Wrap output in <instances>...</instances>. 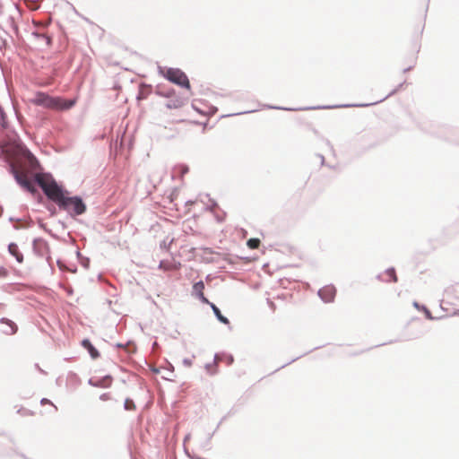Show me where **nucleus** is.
<instances>
[{"mask_svg": "<svg viewBox=\"0 0 459 459\" xmlns=\"http://www.w3.org/2000/svg\"><path fill=\"white\" fill-rule=\"evenodd\" d=\"M39 167L37 159L28 151L22 152V157L11 166L12 172L17 183L31 194L36 193L35 186L30 178V174L37 171Z\"/></svg>", "mask_w": 459, "mask_h": 459, "instance_id": "nucleus-1", "label": "nucleus"}, {"mask_svg": "<svg viewBox=\"0 0 459 459\" xmlns=\"http://www.w3.org/2000/svg\"><path fill=\"white\" fill-rule=\"evenodd\" d=\"M33 105L52 110H67L75 104V100H65L62 97H53L42 91H37L30 100Z\"/></svg>", "mask_w": 459, "mask_h": 459, "instance_id": "nucleus-2", "label": "nucleus"}, {"mask_svg": "<svg viewBox=\"0 0 459 459\" xmlns=\"http://www.w3.org/2000/svg\"><path fill=\"white\" fill-rule=\"evenodd\" d=\"M34 178L48 198L59 206L65 199V195L55 179L49 174L46 173H36Z\"/></svg>", "mask_w": 459, "mask_h": 459, "instance_id": "nucleus-3", "label": "nucleus"}, {"mask_svg": "<svg viewBox=\"0 0 459 459\" xmlns=\"http://www.w3.org/2000/svg\"><path fill=\"white\" fill-rule=\"evenodd\" d=\"M34 178L48 198L59 206L65 199V195L55 179L49 174L46 173H36Z\"/></svg>", "mask_w": 459, "mask_h": 459, "instance_id": "nucleus-4", "label": "nucleus"}, {"mask_svg": "<svg viewBox=\"0 0 459 459\" xmlns=\"http://www.w3.org/2000/svg\"><path fill=\"white\" fill-rule=\"evenodd\" d=\"M59 208L74 215L82 214L86 210V206L80 197H69L66 195L59 205Z\"/></svg>", "mask_w": 459, "mask_h": 459, "instance_id": "nucleus-5", "label": "nucleus"}, {"mask_svg": "<svg viewBox=\"0 0 459 459\" xmlns=\"http://www.w3.org/2000/svg\"><path fill=\"white\" fill-rule=\"evenodd\" d=\"M165 77L169 81H170L179 86L186 87L187 89L190 88V83H189V80H188L187 76L186 75L185 73H183L179 69H175V68L168 69L165 74Z\"/></svg>", "mask_w": 459, "mask_h": 459, "instance_id": "nucleus-6", "label": "nucleus"}, {"mask_svg": "<svg viewBox=\"0 0 459 459\" xmlns=\"http://www.w3.org/2000/svg\"><path fill=\"white\" fill-rule=\"evenodd\" d=\"M33 252L39 257L46 258L47 260L50 258L48 244L42 238H36L33 241Z\"/></svg>", "mask_w": 459, "mask_h": 459, "instance_id": "nucleus-7", "label": "nucleus"}, {"mask_svg": "<svg viewBox=\"0 0 459 459\" xmlns=\"http://www.w3.org/2000/svg\"><path fill=\"white\" fill-rule=\"evenodd\" d=\"M318 294L324 301L331 302L335 297L336 290L333 286L327 285L319 290Z\"/></svg>", "mask_w": 459, "mask_h": 459, "instance_id": "nucleus-8", "label": "nucleus"}, {"mask_svg": "<svg viewBox=\"0 0 459 459\" xmlns=\"http://www.w3.org/2000/svg\"><path fill=\"white\" fill-rule=\"evenodd\" d=\"M204 283L200 281L194 284L193 286V293L203 302L209 303L208 299L204 294Z\"/></svg>", "mask_w": 459, "mask_h": 459, "instance_id": "nucleus-9", "label": "nucleus"}, {"mask_svg": "<svg viewBox=\"0 0 459 459\" xmlns=\"http://www.w3.org/2000/svg\"><path fill=\"white\" fill-rule=\"evenodd\" d=\"M379 279L385 282H396L398 281L396 272L394 268L385 270L379 275Z\"/></svg>", "mask_w": 459, "mask_h": 459, "instance_id": "nucleus-10", "label": "nucleus"}, {"mask_svg": "<svg viewBox=\"0 0 459 459\" xmlns=\"http://www.w3.org/2000/svg\"><path fill=\"white\" fill-rule=\"evenodd\" d=\"M188 171H189V168L187 165L178 164V165L175 166L172 170V178L183 179L184 175L188 173Z\"/></svg>", "mask_w": 459, "mask_h": 459, "instance_id": "nucleus-11", "label": "nucleus"}, {"mask_svg": "<svg viewBox=\"0 0 459 459\" xmlns=\"http://www.w3.org/2000/svg\"><path fill=\"white\" fill-rule=\"evenodd\" d=\"M8 251L9 253L13 255L17 262L18 263H22L23 262V255L20 252V249L18 247V246L15 244V243H11L9 246H8Z\"/></svg>", "mask_w": 459, "mask_h": 459, "instance_id": "nucleus-12", "label": "nucleus"}, {"mask_svg": "<svg viewBox=\"0 0 459 459\" xmlns=\"http://www.w3.org/2000/svg\"><path fill=\"white\" fill-rule=\"evenodd\" d=\"M82 344L85 349L88 350V351L90 352L91 356L93 359H96L100 356L99 351L96 350V348L91 344V342L88 339L83 340L82 342Z\"/></svg>", "mask_w": 459, "mask_h": 459, "instance_id": "nucleus-13", "label": "nucleus"}, {"mask_svg": "<svg viewBox=\"0 0 459 459\" xmlns=\"http://www.w3.org/2000/svg\"><path fill=\"white\" fill-rule=\"evenodd\" d=\"M0 322L3 323V324H6L8 325V327H9V329L4 331V333L12 335V334H14L17 332L18 327H17V325L13 321H11V320H9L7 318H2L0 320Z\"/></svg>", "mask_w": 459, "mask_h": 459, "instance_id": "nucleus-14", "label": "nucleus"}, {"mask_svg": "<svg viewBox=\"0 0 459 459\" xmlns=\"http://www.w3.org/2000/svg\"><path fill=\"white\" fill-rule=\"evenodd\" d=\"M183 106V102L180 100H171L168 101L165 108L167 109L179 108Z\"/></svg>", "mask_w": 459, "mask_h": 459, "instance_id": "nucleus-15", "label": "nucleus"}, {"mask_svg": "<svg viewBox=\"0 0 459 459\" xmlns=\"http://www.w3.org/2000/svg\"><path fill=\"white\" fill-rule=\"evenodd\" d=\"M260 240L258 238H250L247 240V245L251 249H256L260 246Z\"/></svg>", "mask_w": 459, "mask_h": 459, "instance_id": "nucleus-16", "label": "nucleus"}, {"mask_svg": "<svg viewBox=\"0 0 459 459\" xmlns=\"http://www.w3.org/2000/svg\"><path fill=\"white\" fill-rule=\"evenodd\" d=\"M125 409L127 411H134L135 410V404L133 400L126 399L125 401Z\"/></svg>", "mask_w": 459, "mask_h": 459, "instance_id": "nucleus-17", "label": "nucleus"}, {"mask_svg": "<svg viewBox=\"0 0 459 459\" xmlns=\"http://www.w3.org/2000/svg\"><path fill=\"white\" fill-rule=\"evenodd\" d=\"M216 317L223 324H229V320L227 317L221 315V310L218 309L215 313Z\"/></svg>", "mask_w": 459, "mask_h": 459, "instance_id": "nucleus-18", "label": "nucleus"}, {"mask_svg": "<svg viewBox=\"0 0 459 459\" xmlns=\"http://www.w3.org/2000/svg\"><path fill=\"white\" fill-rule=\"evenodd\" d=\"M8 271L4 267H0V277H6Z\"/></svg>", "mask_w": 459, "mask_h": 459, "instance_id": "nucleus-19", "label": "nucleus"}, {"mask_svg": "<svg viewBox=\"0 0 459 459\" xmlns=\"http://www.w3.org/2000/svg\"><path fill=\"white\" fill-rule=\"evenodd\" d=\"M41 404H43V405L44 404H50V405H52L55 408V410H56V407L54 406V404L49 400H48L46 398L41 400Z\"/></svg>", "mask_w": 459, "mask_h": 459, "instance_id": "nucleus-20", "label": "nucleus"}, {"mask_svg": "<svg viewBox=\"0 0 459 459\" xmlns=\"http://www.w3.org/2000/svg\"><path fill=\"white\" fill-rule=\"evenodd\" d=\"M208 305H210V307H212V311L215 313L219 308L212 302L209 301V303H207Z\"/></svg>", "mask_w": 459, "mask_h": 459, "instance_id": "nucleus-21", "label": "nucleus"}, {"mask_svg": "<svg viewBox=\"0 0 459 459\" xmlns=\"http://www.w3.org/2000/svg\"><path fill=\"white\" fill-rule=\"evenodd\" d=\"M100 398H101L102 400H108V394H102V395L100 396Z\"/></svg>", "mask_w": 459, "mask_h": 459, "instance_id": "nucleus-22", "label": "nucleus"}]
</instances>
